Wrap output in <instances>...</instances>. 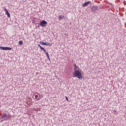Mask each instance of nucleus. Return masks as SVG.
Masks as SVG:
<instances>
[{
  "label": "nucleus",
  "instance_id": "obj_1",
  "mask_svg": "<svg viewBox=\"0 0 126 126\" xmlns=\"http://www.w3.org/2000/svg\"><path fill=\"white\" fill-rule=\"evenodd\" d=\"M74 77H77L79 79H82V73L78 71V70H76L74 72Z\"/></svg>",
  "mask_w": 126,
  "mask_h": 126
},
{
  "label": "nucleus",
  "instance_id": "obj_2",
  "mask_svg": "<svg viewBox=\"0 0 126 126\" xmlns=\"http://www.w3.org/2000/svg\"><path fill=\"white\" fill-rule=\"evenodd\" d=\"M11 117V115L10 114H3L1 116L2 119H3L4 121H7V119H9Z\"/></svg>",
  "mask_w": 126,
  "mask_h": 126
},
{
  "label": "nucleus",
  "instance_id": "obj_3",
  "mask_svg": "<svg viewBox=\"0 0 126 126\" xmlns=\"http://www.w3.org/2000/svg\"><path fill=\"white\" fill-rule=\"evenodd\" d=\"M91 11H93V12H95V11H96V10H98V6L97 5H94L91 7Z\"/></svg>",
  "mask_w": 126,
  "mask_h": 126
},
{
  "label": "nucleus",
  "instance_id": "obj_4",
  "mask_svg": "<svg viewBox=\"0 0 126 126\" xmlns=\"http://www.w3.org/2000/svg\"><path fill=\"white\" fill-rule=\"evenodd\" d=\"M47 23L48 22H47V21L43 20L39 23V25L42 27H45V25H46V24H47Z\"/></svg>",
  "mask_w": 126,
  "mask_h": 126
},
{
  "label": "nucleus",
  "instance_id": "obj_5",
  "mask_svg": "<svg viewBox=\"0 0 126 126\" xmlns=\"http://www.w3.org/2000/svg\"><path fill=\"white\" fill-rule=\"evenodd\" d=\"M89 4H91V1H88L82 4L83 7H86V6H88Z\"/></svg>",
  "mask_w": 126,
  "mask_h": 126
},
{
  "label": "nucleus",
  "instance_id": "obj_6",
  "mask_svg": "<svg viewBox=\"0 0 126 126\" xmlns=\"http://www.w3.org/2000/svg\"><path fill=\"white\" fill-rule=\"evenodd\" d=\"M36 100H39L41 99V95L40 94L36 93L35 95Z\"/></svg>",
  "mask_w": 126,
  "mask_h": 126
},
{
  "label": "nucleus",
  "instance_id": "obj_7",
  "mask_svg": "<svg viewBox=\"0 0 126 126\" xmlns=\"http://www.w3.org/2000/svg\"><path fill=\"white\" fill-rule=\"evenodd\" d=\"M40 45H43L44 46H50V43L44 42L43 41L40 42Z\"/></svg>",
  "mask_w": 126,
  "mask_h": 126
},
{
  "label": "nucleus",
  "instance_id": "obj_8",
  "mask_svg": "<svg viewBox=\"0 0 126 126\" xmlns=\"http://www.w3.org/2000/svg\"><path fill=\"white\" fill-rule=\"evenodd\" d=\"M4 10L7 16L8 17H10V14H9V12H8V10L6 9V8H5V7H4Z\"/></svg>",
  "mask_w": 126,
  "mask_h": 126
},
{
  "label": "nucleus",
  "instance_id": "obj_9",
  "mask_svg": "<svg viewBox=\"0 0 126 126\" xmlns=\"http://www.w3.org/2000/svg\"><path fill=\"white\" fill-rule=\"evenodd\" d=\"M9 50V51H11V50H12V48L11 47H5V51H7V50Z\"/></svg>",
  "mask_w": 126,
  "mask_h": 126
},
{
  "label": "nucleus",
  "instance_id": "obj_10",
  "mask_svg": "<svg viewBox=\"0 0 126 126\" xmlns=\"http://www.w3.org/2000/svg\"><path fill=\"white\" fill-rule=\"evenodd\" d=\"M74 70H78V66H76V64H74Z\"/></svg>",
  "mask_w": 126,
  "mask_h": 126
},
{
  "label": "nucleus",
  "instance_id": "obj_11",
  "mask_svg": "<svg viewBox=\"0 0 126 126\" xmlns=\"http://www.w3.org/2000/svg\"><path fill=\"white\" fill-rule=\"evenodd\" d=\"M64 17V16H63V15L59 16V20H62V19H63V18Z\"/></svg>",
  "mask_w": 126,
  "mask_h": 126
},
{
  "label": "nucleus",
  "instance_id": "obj_12",
  "mask_svg": "<svg viewBox=\"0 0 126 126\" xmlns=\"http://www.w3.org/2000/svg\"><path fill=\"white\" fill-rule=\"evenodd\" d=\"M45 54H46L48 59H50V55H49V53H48V52H45Z\"/></svg>",
  "mask_w": 126,
  "mask_h": 126
},
{
  "label": "nucleus",
  "instance_id": "obj_13",
  "mask_svg": "<svg viewBox=\"0 0 126 126\" xmlns=\"http://www.w3.org/2000/svg\"><path fill=\"white\" fill-rule=\"evenodd\" d=\"M0 50H5V47L3 46H0Z\"/></svg>",
  "mask_w": 126,
  "mask_h": 126
},
{
  "label": "nucleus",
  "instance_id": "obj_14",
  "mask_svg": "<svg viewBox=\"0 0 126 126\" xmlns=\"http://www.w3.org/2000/svg\"><path fill=\"white\" fill-rule=\"evenodd\" d=\"M19 43L20 44V45H22L23 44V41H22V40H20Z\"/></svg>",
  "mask_w": 126,
  "mask_h": 126
},
{
  "label": "nucleus",
  "instance_id": "obj_15",
  "mask_svg": "<svg viewBox=\"0 0 126 126\" xmlns=\"http://www.w3.org/2000/svg\"><path fill=\"white\" fill-rule=\"evenodd\" d=\"M66 101H68V98H67V96H65Z\"/></svg>",
  "mask_w": 126,
  "mask_h": 126
},
{
  "label": "nucleus",
  "instance_id": "obj_16",
  "mask_svg": "<svg viewBox=\"0 0 126 126\" xmlns=\"http://www.w3.org/2000/svg\"><path fill=\"white\" fill-rule=\"evenodd\" d=\"M41 50H44V48L42 47V46L40 47Z\"/></svg>",
  "mask_w": 126,
  "mask_h": 126
},
{
  "label": "nucleus",
  "instance_id": "obj_17",
  "mask_svg": "<svg viewBox=\"0 0 126 126\" xmlns=\"http://www.w3.org/2000/svg\"><path fill=\"white\" fill-rule=\"evenodd\" d=\"M43 51H44V52H45V53L46 52H47V51H46V50H45V48H44V49H42Z\"/></svg>",
  "mask_w": 126,
  "mask_h": 126
},
{
  "label": "nucleus",
  "instance_id": "obj_18",
  "mask_svg": "<svg viewBox=\"0 0 126 126\" xmlns=\"http://www.w3.org/2000/svg\"><path fill=\"white\" fill-rule=\"evenodd\" d=\"M38 47H41V45H40V44H38Z\"/></svg>",
  "mask_w": 126,
  "mask_h": 126
}]
</instances>
